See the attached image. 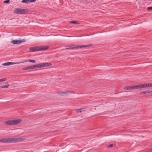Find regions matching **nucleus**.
Listing matches in <instances>:
<instances>
[{
    "instance_id": "7ed1b4c3",
    "label": "nucleus",
    "mask_w": 152,
    "mask_h": 152,
    "mask_svg": "<svg viewBox=\"0 0 152 152\" xmlns=\"http://www.w3.org/2000/svg\"><path fill=\"white\" fill-rule=\"evenodd\" d=\"M22 121L21 119L8 120L5 122V124L8 125H14L20 123Z\"/></svg>"
},
{
    "instance_id": "2eb2a0df",
    "label": "nucleus",
    "mask_w": 152,
    "mask_h": 152,
    "mask_svg": "<svg viewBox=\"0 0 152 152\" xmlns=\"http://www.w3.org/2000/svg\"><path fill=\"white\" fill-rule=\"evenodd\" d=\"M66 93H67V92L66 93V92H62L60 93L59 94L60 95L63 96V95H65Z\"/></svg>"
},
{
    "instance_id": "aec40b11",
    "label": "nucleus",
    "mask_w": 152,
    "mask_h": 152,
    "mask_svg": "<svg viewBox=\"0 0 152 152\" xmlns=\"http://www.w3.org/2000/svg\"><path fill=\"white\" fill-rule=\"evenodd\" d=\"M141 93L144 94H147V90L145 91H142L141 92Z\"/></svg>"
},
{
    "instance_id": "a211bd4d",
    "label": "nucleus",
    "mask_w": 152,
    "mask_h": 152,
    "mask_svg": "<svg viewBox=\"0 0 152 152\" xmlns=\"http://www.w3.org/2000/svg\"><path fill=\"white\" fill-rule=\"evenodd\" d=\"M30 69H34V65L29 66Z\"/></svg>"
},
{
    "instance_id": "f8f14e48",
    "label": "nucleus",
    "mask_w": 152,
    "mask_h": 152,
    "mask_svg": "<svg viewBox=\"0 0 152 152\" xmlns=\"http://www.w3.org/2000/svg\"><path fill=\"white\" fill-rule=\"evenodd\" d=\"M141 88H146V83L140 84Z\"/></svg>"
},
{
    "instance_id": "dca6fc26",
    "label": "nucleus",
    "mask_w": 152,
    "mask_h": 152,
    "mask_svg": "<svg viewBox=\"0 0 152 152\" xmlns=\"http://www.w3.org/2000/svg\"><path fill=\"white\" fill-rule=\"evenodd\" d=\"M22 2L23 3H27L29 2V0H23L22 1Z\"/></svg>"
},
{
    "instance_id": "6ab92c4d",
    "label": "nucleus",
    "mask_w": 152,
    "mask_h": 152,
    "mask_svg": "<svg viewBox=\"0 0 152 152\" xmlns=\"http://www.w3.org/2000/svg\"><path fill=\"white\" fill-rule=\"evenodd\" d=\"M34 69L39 68V64H36L35 65H34Z\"/></svg>"
},
{
    "instance_id": "f03ea898",
    "label": "nucleus",
    "mask_w": 152,
    "mask_h": 152,
    "mask_svg": "<svg viewBox=\"0 0 152 152\" xmlns=\"http://www.w3.org/2000/svg\"><path fill=\"white\" fill-rule=\"evenodd\" d=\"M48 47L47 46H38L35 47L30 48L29 50L31 51H37L46 50L48 49Z\"/></svg>"
},
{
    "instance_id": "9d476101",
    "label": "nucleus",
    "mask_w": 152,
    "mask_h": 152,
    "mask_svg": "<svg viewBox=\"0 0 152 152\" xmlns=\"http://www.w3.org/2000/svg\"><path fill=\"white\" fill-rule=\"evenodd\" d=\"M133 86H130L126 87L124 88V89L125 90H131L133 89Z\"/></svg>"
},
{
    "instance_id": "a878e982",
    "label": "nucleus",
    "mask_w": 152,
    "mask_h": 152,
    "mask_svg": "<svg viewBox=\"0 0 152 152\" xmlns=\"http://www.w3.org/2000/svg\"><path fill=\"white\" fill-rule=\"evenodd\" d=\"M146 88L148 87H150L149 84L148 83H146Z\"/></svg>"
},
{
    "instance_id": "cd10ccee",
    "label": "nucleus",
    "mask_w": 152,
    "mask_h": 152,
    "mask_svg": "<svg viewBox=\"0 0 152 152\" xmlns=\"http://www.w3.org/2000/svg\"><path fill=\"white\" fill-rule=\"evenodd\" d=\"M148 84H149V85L150 87H151L152 86V83H148Z\"/></svg>"
},
{
    "instance_id": "c85d7f7f",
    "label": "nucleus",
    "mask_w": 152,
    "mask_h": 152,
    "mask_svg": "<svg viewBox=\"0 0 152 152\" xmlns=\"http://www.w3.org/2000/svg\"><path fill=\"white\" fill-rule=\"evenodd\" d=\"M151 92V91H147V94H150Z\"/></svg>"
},
{
    "instance_id": "bb28decb",
    "label": "nucleus",
    "mask_w": 152,
    "mask_h": 152,
    "mask_svg": "<svg viewBox=\"0 0 152 152\" xmlns=\"http://www.w3.org/2000/svg\"><path fill=\"white\" fill-rule=\"evenodd\" d=\"M113 146V145L112 144H110L108 146V147L109 148L112 147Z\"/></svg>"
},
{
    "instance_id": "b1692460",
    "label": "nucleus",
    "mask_w": 152,
    "mask_h": 152,
    "mask_svg": "<svg viewBox=\"0 0 152 152\" xmlns=\"http://www.w3.org/2000/svg\"><path fill=\"white\" fill-rule=\"evenodd\" d=\"M29 2H35L36 0H29Z\"/></svg>"
},
{
    "instance_id": "4be33fe9",
    "label": "nucleus",
    "mask_w": 152,
    "mask_h": 152,
    "mask_svg": "<svg viewBox=\"0 0 152 152\" xmlns=\"http://www.w3.org/2000/svg\"><path fill=\"white\" fill-rule=\"evenodd\" d=\"M9 85H5V86H1V87L2 88H7L9 87Z\"/></svg>"
},
{
    "instance_id": "5701e85b",
    "label": "nucleus",
    "mask_w": 152,
    "mask_h": 152,
    "mask_svg": "<svg viewBox=\"0 0 152 152\" xmlns=\"http://www.w3.org/2000/svg\"><path fill=\"white\" fill-rule=\"evenodd\" d=\"M10 0H5L4 1V3H8L9 2Z\"/></svg>"
},
{
    "instance_id": "412c9836",
    "label": "nucleus",
    "mask_w": 152,
    "mask_h": 152,
    "mask_svg": "<svg viewBox=\"0 0 152 152\" xmlns=\"http://www.w3.org/2000/svg\"><path fill=\"white\" fill-rule=\"evenodd\" d=\"M7 80V79L6 78H4L2 79H0L1 82H4L5 81Z\"/></svg>"
},
{
    "instance_id": "9b49d317",
    "label": "nucleus",
    "mask_w": 152,
    "mask_h": 152,
    "mask_svg": "<svg viewBox=\"0 0 152 152\" xmlns=\"http://www.w3.org/2000/svg\"><path fill=\"white\" fill-rule=\"evenodd\" d=\"M85 109L84 108H81L76 110V113L80 112L82 111H84L85 110Z\"/></svg>"
},
{
    "instance_id": "39448f33",
    "label": "nucleus",
    "mask_w": 152,
    "mask_h": 152,
    "mask_svg": "<svg viewBox=\"0 0 152 152\" xmlns=\"http://www.w3.org/2000/svg\"><path fill=\"white\" fill-rule=\"evenodd\" d=\"M26 11V10L22 9L16 8L14 11V13L16 14H23Z\"/></svg>"
},
{
    "instance_id": "6e6552de",
    "label": "nucleus",
    "mask_w": 152,
    "mask_h": 152,
    "mask_svg": "<svg viewBox=\"0 0 152 152\" xmlns=\"http://www.w3.org/2000/svg\"><path fill=\"white\" fill-rule=\"evenodd\" d=\"M19 63L18 62H15V63H13L12 62H6L4 64H2V65L3 66H9L11 65H12L15 64H19Z\"/></svg>"
},
{
    "instance_id": "393cba45",
    "label": "nucleus",
    "mask_w": 152,
    "mask_h": 152,
    "mask_svg": "<svg viewBox=\"0 0 152 152\" xmlns=\"http://www.w3.org/2000/svg\"><path fill=\"white\" fill-rule=\"evenodd\" d=\"M147 9L148 10H152V7H148L147 8Z\"/></svg>"
},
{
    "instance_id": "f3484780",
    "label": "nucleus",
    "mask_w": 152,
    "mask_h": 152,
    "mask_svg": "<svg viewBox=\"0 0 152 152\" xmlns=\"http://www.w3.org/2000/svg\"><path fill=\"white\" fill-rule=\"evenodd\" d=\"M70 23H73V24H78V23L77 22V21H71L70 22Z\"/></svg>"
},
{
    "instance_id": "20e7f679",
    "label": "nucleus",
    "mask_w": 152,
    "mask_h": 152,
    "mask_svg": "<svg viewBox=\"0 0 152 152\" xmlns=\"http://www.w3.org/2000/svg\"><path fill=\"white\" fill-rule=\"evenodd\" d=\"M89 45H79L77 46V47L75 46V45H72L69 46H68L66 47V49H74V48H86Z\"/></svg>"
},
{
    "instance_id": "4468645a",
    "label": "nucleus",
    "mask_w": 152,
    "mask_h": 152,
    "mask_svg": "<svg viewBox=\"0 0 152 152\" xmlns=\"http://www.w3.org/2000/svg\"><path fill=\"white\" fill-rule=\"evenodd\" d=\"M26 62V61H25ZM29 61L30 62H32V63H35L36 62L34 60H30L29 59L28 61Z\"/></svg>"
},
{
    "instance_id": "f257e3e1",
    "label": "nucleus",
    "mask_w": 152,
    "mask_h": 152,
    "mask_svg": "<svg viewBox=\"0 0 152 152\" xmlns=\"http://www.w3.org/2000/svg\"><path fill=\"white\" fill-rule=\"evenodd\" d=\"M24 138L23 137H10L1 139L0 141L4 143H14L23 141Z\"/></svg>"
},
{
    "instance_id": "0eeeda50",
    "label": "nucleus",
    "mask_w": 152,
    "mask_h": 152,
    "mask_svg": "<svg viewBox=\"0 0 152 152\" xmlns=\"http://www.w3.org/2000/svg\"><path fill=\"white\" fill-rule=\"evenodd\" d=\"M38 64L39 68L43 67L46 66H49L51 65V64L49 63H42Z\"/></svg>"
},
{
    "instance_id": "423d86ee",
    "label": "nucleus",
    "mask_w": 152,
    "mask_h": 152,
    "mask_svg": "<svg viewBox=\"0 0 152 152\" xmlns=\"http://www.w3.org/2000/svg\"><path fill=\"white\" fill-rule=\"evenodd\" d=\"M26 41V39H23L21 40H12L11 42L14 44H20L22 42H25Z\"/></svg>"
},
{
    "instance_id": "1a4fd4ad",
    "label": "nucleus",
    "mask_w": 152,
    "mask_h": 152,
    "mask_svg": "<svg viewBox=\"0 0 152 152\" xmlns=\"http://www.w3.org/2000/svg\"><path fill=\"white\" fill-rule=\"evenodd\" d=\"M133 89H138L140 88H141L140 84L136 85H134L133 86Z\"/></svg>"
},
{
    "instance_id": "ddd939ff",
    "label": "nucleus",
    "mask_w": 152,
    "mask_h": 152,
    "mask_svg": "<svg viewBox=\"0 0 152 152\" xmlns=\"http://www.w3.org/2000/svg\"><path fill=\"white\" fill-rule=\"evenodd\" d=\"M29 69H30L29 66L25 67L22 69V70H29Z\"/></svg>"
}]
</instances>
